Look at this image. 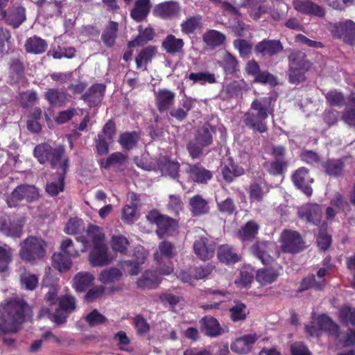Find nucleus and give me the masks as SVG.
<instances>
[{"instance_id": "nucleus-1", "label": "nucleus", "mask_w": 355, "mask_h": 355, "mask_svg": "<svg viewBox=\"0 0 355 355\" xmlns=\"http://www.w3.org/2000/svg\"><path fill=\"white\" fill-rule=\"evenodd\" d=\"M28 309L22 300H12L2 305L0 309L2 322L0 332L3 334L16 333L18 325L24 321V313Z\"/></svg>"}, {"instance_id": "nucleus-2", "label": "nucleus", "mask_w": 355, "mask_h": 355, "mask_svg": "<svg viewBox=\"0 0 355 355\" xmlns=\"http://www.w3.org/2000/svg\"><path fill=\"white\" fill-rule=\"evenodd\" d=\"M270 98H256L251 104V110L255 112H248L244 115V123L254 130L264 132L267 127L263 121L272 112L270 107Z\"/></svg>"}, {"instance_id": "nucleus-3", "label": "nucleus", "mask_w": 355, "mask_h": 355, "mask_svg": "<svg viewBox=\"0 0 355 355\" xmlns=\"http://www.w3.org/2000/svg\"><path fill=\"white\" fill-rule=\"evenodd\" d=\"M19 255L26 262L33 263L46 254L47 244L40 237L28 236L21 242Z\"/></svg>"}, {"instance_id": "nucleus-4", "label": "nucleus", "mask_w": 355, "mask_h": 355, "mask_svg": "<svg viewBox=\"0 0 355 355\" xmlns=\"http://www.w3.org/2000/svg\"><path fill=\"white\" fill-rule=\"evenodd\" d=\"M176 254L174 245L168 241H163L158 245L154 252V259L157 262V272L162 275H170L173 271V265L171 262Z\"/></svg>"}, {"instance_id": "nucleus-5", "label": "nucleus", "mask_w": 355, "mask_h": 355, "mask_svg": "<svg viewBox=\"0 0 355 355\" xmlns=\"http://www.w3.org/2000/svg\"><path fill=\"white\" fill-rule=\"evenodd\" d=\"M214 132V128L209 124H205L197 130L193 139L187 144V150L193 159L200 157L202 155L203 148L212 144Z\"/></svg>"}, {"instance_id": "nucleus-6", "label": "nucleus", "mask_w": 355, "mask_h": 355, "mask_svg": "<svg viewBox=\"0 0 355 355\" xmlns=\"http://www.w3.org/2000/svg\"><path fill=\"white\" fill-rule=\"evenodd\" d=\"M64 153L63 146L53 148L48 144H39L34 149V156L40 164L49 162L52 167L58 168H61L62 162L68 160L64 157Z\"/></svg>"}, {"instance_id": "nucleus-7", "label": "nucleus", "mask_w": 355, "mask_h": 355, "mask_svg": "<svg viewBox=\"0 0 355 355\" xmlns=\"http://www.w3.org/2000/svg\"><path fill=\"white\" fill-rule=\"evenodd\" d=\"M146 219L157 226L155 231L159 238L169 236L175 230L177 223L175 220L167 216L161 214L157 210H152L146 215Z\"/></svg>"}, {"instance_id": "nucleus-8", "label": "nucleus", "mask_w": 355, "mask_h": 355, "mask_svg": "<svg viewBox=\"0 0 355 355\" xmlns=\"http://www.w3.org/2000/svg\"><path fill=\"white\" fill-rule=\"evenodd\" d=\"M37 189L33 185L22 184L17 187L6 198L10 207H15L22 200L31 202L39 198Z\"/></svg>"}, {"instance_id": "nucleus-9", "label": "nucleus", "mask_w": 355, "mask_h": 355, "mask_svg": "<svg viewBox=\"0 0 355 355\" xmlns=\"http://www.w3.org/2000/svg\"><path fill=\"white\" fill-rule=\"evenodd\" d=\"M282 250L284 252L295 254L305 248L300 234L293 230H284L281 235Z\"/></svg>"}, {"instance_id": "nucleus-10", "label": "nucleus", "mask_w": 355, "mask_h": 355, "mask_svg": "<svg viewBox=\"0 0 355 355\" xmlns=\"http://www.w3.org/2000/svg\"><path fill=\"white\" fill-rule=\"evenodd\" d=\"M25 223L24 218H13L9 216L0 217V231L6 236L20 237L22 234Z\"/></svg>"}, {"instance_id": "nucleus-11", "label": "nucleus", "mask_w": 355, "mask_h": 355, "mask_svg": "<svg viewBox=\"0 0 355 355\" xmlns=\"http://www.w3.org/2000/svg\"><path fill=\"white\" fill-rule=\"evenodd\" d=\"M292 180L295 185L307 196H311L313 190L310 184L313 180L310 177L307 168L301 167L296 170L292 175Z\"/></svg>"}, {"instance_id": "nucleus-12", "label": "nucleus", "mask_w": 355, "mask_h": 355, "mask_svg": "<svg viewBox=\"0 0 355 355\" xmlns=\"http://www.w3.org/2000/svg\"><path fill=\"white\" fill-rule=\"evenodd\" d=\"M112 260L113 257L108 253L107 248L105 244L94 246L89 256L90 264L94 267L107 265Z\"/></svg>"}, {"instance_id": "nucleus-13", "label": "nucleus", "mask_w": 355, "mask_h": 355, "mask_svg": "<svg viewBox=\"0 0 355 355\" xmlns=\"http://www.w3.org/2000/svg\"><path fill=\"white\" fill-rule=\"evenodd\" d=\"M181 8L177 1H165L155 6L153 13L164 19H171L179 15Z\"/></svg>"}, {"instance_id": "nucleus-14", "label": "nucleus", "mask_w": 355, "mask_h": 355, "mask_svg": "<svg viewBox=\"0 0 355 355\" xmlns=\"http://www.w3.org/2000/svg\"><path fill=\"white\" fill-rule=\"evenodd\" d=\"M105 235L101 227L96 225H89L87 230V236L81 235L77 236L76 240L84 245L82 250L84 252L86 250V245L91 241L93 245H103L104 243Z\"/></svg>"}, {"instance_id": "nucleus-15", "label": "nucleus", "mask_w": 355, "mask_h": 355, "mask_svg": "<svg viewBox=\"0 0 355 355\" xmlns=\"http://www.w3.org/2000/svg\"><path fill=\"white\" fill-rule=\"evenodd\" d=\"M193 250L196 256L202 261L210 259L215 252V245L206 237H200L193 244Z\"/></svg>"}, {"instance_id": "nucleus-16", "label": "nucleus", "mask_w": 355, "mask_h": 355, "mask_svg": "<svg viewBox=\"0 0 355 355\" xmlns=\"http://www.w3.org/2000/svg\"><path fill=\"white\" fill-rule=\"evenodd\" d=\"M295 10L304 15L324 17V10L319 5L309 0H294L293 2Z\"/></svg>"}, {"instance_id": "nucleus-17", "label": "nucleus", "mask_w": 355, "mask_h": 355, "mask_svg": "<svg viewBox=\"0 0 355 355\" xmlns=\"http://www.w3.org/2000/svg\"><path fill=\"white\" fill-rule=\"evenodd\" d=\"M248 89L249 86L244 80H235L223 87L220 92V96L223 99L241 98L243 93Z\"/></svg>"}, {"instance_id": "nucleus-18", "label": "nucleus", "mask_w": 355, "mask_h": 355, "mask_svg": "<svg viewBox=\"0 0 355 355\" xmlns=\"http://www.w3.org/2000/svg\"><path fill=\"white\" fill-rule=\"evenodd\" d=\"M258 339L256 334H247L236 338L230 345L231 350L238 354H245L252 349V345Z\"/></svg>"}, {"instance_id": "nucleus-19", "label": "nucleus", "mask_w": 355, "mask_h": 355, "mask_svg": "<svg viewBox=\"0 0 355 355\" xmlns=\"http://www.w3.org/2000/svg\"><path fill=\"white\" fill-rule=\"evenodd\" d=\"M298 216L309 223L318 225L322 218V210L316 204H306L299 209Z\"/></svg>"}, {"instance_id": "nucleus-20", "label": "nucleus", "mask_w": 355, "mask_h": 355, "mask_svg": "<svg viewBox=\"0 0 355 355\" xmlns=\"http://www.w3.org/2000/svg\"><path fill=\"white\" fill-rule=\"evenodd\" d=\"M283 49V46L279 40H264L257 44L254 51L257 54H261L263 56H272Z\"/></svg>"}, {"instance_id": "nucleus-21", "label": "nucleus", "mask_w": 355, "mask_h": 355, "mask_svg": "<svg viewBox=\"0 0 355 355\" xmlns=\"http://www.w3.org/2000/svg\"><path fill=\"white\" fill-rule=\"evenodd\" d=\"M69 160H65L62 164L61 168H58L56 181H52L46 186V191L51 196H56L64 188V179L68 168Z\"/></svg>"}, {"instance_id": "nucleus-22", "label": "nucleus", "mask_w": 355, "mask_h": 355, "mask_svg": "<svg viewBox=\"0 0 355 355\" xmlns=\"http://www.w3.org/2000/svg\"><path fill=\"white\" fill-rule=\"evenodd\" d=\"M146 256L144 250H138L135 254V258L132 260L120 261L119 266L125 272L131 275H137L139 272V266L144 263Z\"/></svg>"}, {"instance_id": "nucleus-23", "label": "nucleus", "mask_w": 355, "mask_h": 355, "mask_svg": "<svg viewBox=\"0 0 355 355\" xmlns=\"http://www.w3.org/2000/svg\"><path fill=\"white\" fill-rule=\"evenodd\" d=\"M175 94L174 92L163 89L155 94V101L157 109L162 112L169 109L173 105Z\"/></svg>"}, {"instance_id": "nucleus-24", "label": "nucleus", "mask_w": 355, "mask_h": 355, "mask_svg": "<svg viewBox=\"0 0 355 355\" xmlns=\"http://www.w3.org/2000/svg\"><path fill=\"white\" fill-rule=\"evenodd\" d=\"M201 330L209 337H216L220 335L223 330L218 320L211 316H205L200 321Z\"/></svg>"}, {"instance_id": "nucleus-25", "label": "nucleus", "mask_w": 355, "mask_h": 355, "mask_svg": "<svg viewBox=\"0 0 355 355\" xmlns=\"http://www.w3.org/2000/svg\"><path fill=\"white\" fill-rule=\"evenodd\" d=\"M272 246V243L262 241L257 242L252 246V252L263 264H268L272 261V257L269 254V250Z\"/></svg>"}, {"instance_id": "nucleus-26", "label": "nucleus", "mask_w": 355, "mask_h": 355, "mask_svg": "<svg viewBox=\"0 0 355 355\" xmlns=\"http://www.w3.org/2000/svg\"><path fill=\"white\" fill-rule=\"evenodd\" d=\"M187 172L190 178L198 183H207L212 178L211 171L200 164L189 165Z\"/></svg>"}, {"instance_id": "nucleus-27", "label": "nucleus", "mask_w": 355, "mask_h": 355, "mask_svg": "<svg viewBox=\"0 0 355 355\" xmlns=\"http://www.w3.org/2000/svg\"><path fill=\"white\" fill-rule=\"evenodd\" d=\"M338 29L340 37H343L345 42L350 44L355 42V22L350 19L340 21L338 24Z\"/></svg>"}, {"instance_id": "nucleus-28", "label": "nucleus", "mask_w": 355, "mask_h": 355, "mask_svg": "<svg viewBox=\"0 0 355 355\" xmlns=\"http://www.w3.org/2000/svg\"><path fill=\"white\" fill-rule=\"evenodd\" d=\"M105 90V87L104 85L96 84L92 86L89 91L83 96V98L87 101L90 106H94L101 102Z\"/></svg>"}, {"instance_id": "nucleus-29", "label": "nucleus", "mask_w": 355, "mask_h": 355, "mask_svg": "<svg viewBox=\"0 0 355 355\" xmlns=\"http://www.w3.org/2000/svg\"><path fill=\"white\" fill-rule=\"evenodd\" d=\"M45 98L49 104L55 107H61L67 101V93L61 89L51 88L44 93Z\"/></svg>"}, {"instance_id": "nucleus-30", "label": "nucleus", "mask_w": 355, "mask_h": 355, "mask_svg": "<svg viewBox=\"0 0 355 355\" xmlns=\"http://www.w3.org/2000/svg\"><path fill=\"white\" fill-rule=\"evenodd\" d=\"M6 21L14 28H18L26 20V10L22 6L11 8L6 17Z\"/></svg>"}, {"instance_id": "nucleus-31", "label": "nucleus", "mask_w": 355, "mask_h": 355, "mask_svg": "<svg viewBox=\"0 0 355 355\" xmlns=\"http://www.w3.org/2000/svg\"><path fill=\"white\" fill-rule=\"evenodd\" d=\"M184 42L183 40L176 38L173 35H168L163 40L162 46L166 53L176 54L182 51Z\"/></svg>"}, {"instance_id": "nucleus-32", "label": "nucleus", "mask_w": 355, "mask_h": 355, "mask_svg": "<svg viewBox=\"0 0 355 355\" xmlns=\"http://www.w3.org/2000/svg\"><path fill=\"white\" fill-rule=\"evenodd\" d=\"M244 173V169L236 165L232 159H228L227 162L221 169L223 179L231 182L235 177H239Z\"/></svg>"}, {"instance_id": "nucleus-33", "label": "nucleus", "mask_w": 355, "mask_h": 355, "mask_svg": "<svg viewBox=\"0 0 355 355\" xmlns=\"http://www.w3.org/2000/svg\"><path fill=\"white\" fill-rule=\"evenodd\" d=\"M218 257L225 263H232L239 261L238 253L229 245H222L218 248Z\"/></svg>"}, {"instance_id": "nucleus-34", "label": "nucleus", "mask_w": 355, "mask_h": 355, "mask_svg": "<svg viewBox=\"0 0 355 355\" xmlns=\"http://www.w3.org/2000/svg\"><path fill=\"white\" fill-rule=\"evenodd\" d=\"M24 46L28 53L41 54L46 51L47 43L41 37L33 36L26 41Z\"/></svg>"}, {"instance_id": "nucleus-35", "label": "nucleus", "mask_w": 355, "mask_h": 355, "mask_svg": "<svg viewBox=\"0 0 355 355\" xmlns=\"http://www.w3.org/2000/svg\"><path fill=\"white\" fill-rule=\"evenodd\" d=\"M120 268H121L120 266ZM124 271L121 268L112 267L108 269L103 270L99 275V281L104 284H109L119 282Z\"/></svg>"}, {"instance_id": "nucleus-36", "label": "nucleus", "mask_w": 355, "mask_h": 355, "mask_svg": "<svg viewBox=\"0 0 355 355\" xmlns=\"http://www.w3.org/2000/svg\"><path fill=\"white\" fill-rule=\"evenodd\" d=\"M150 0H137L131 11V17L137 21L144 20L150 11Z\"/></svg>"}, {"instance_id": "nucleus-37", "label": "nucleus", "mask_w": 355, "mask_h": 355, "mask_svg": "<svg viewBox=\"0 0 355 355\" xmlns=\"http://www.w3.org/2000/svg\"><path fill=\"white\" fill-rule=\"evenodd\" d=\"M189 205L194 216L207 214L209 211L207 201L200 195L191 198L189 200Z\"/></svg>"}, {"instance_id": "nucleus-38", "label": "nucleus", "mask_w": 355, "mask_h": 355, "mask_svg": "<svg viewBox=\"0 0 355 355\" xmlns=\"http://www.w3.org/2000/svg\"><path fill=\"white\" fill-rule=\"evenodd\" d=\"M94 279V275L88 272H80L73 278V285L78 292L85 291L92 285Z\"/></svg>"}, {"instance_id": "nucleus-39", "label": "nucleus", "mask_w": 355, "mask_h": 355, "mask_svg": "<svg viewBox=\"0 0 355 355\" xmlns=\"http://www.w3.org/2000/svg\"><path fill=\"white\" fill-rule=\"evenodd\" d=\"M161 280L157 275L153 271H146L137 280V285L141 288H155Z\"/></svg>"}, {"instance_id": "nucleus-40", "label": "nucleus", "mask_w": 355, "mask_h": 355, "mask_svg": "<svg viewBox=\"0 0 355 355\" xmlns=\"http://www.w3.org/2000/svg\"><path fill=\"white\" fill-rule=\"evenodd\" d=\"M225 38L226 37L224 34L215 30H209L202 36L204 42L211 49L223 44L225 41Z\"/></svg>"}, {"instance_id": "nucleus-41", "label": "nucleus", "mask_w": 355, "mask_h": 355, "mask_svg": "<svg viewBox=\"0 0 355 355\" xmlns=\"http://www.w3.org/2000/svg\"><path fill=\"white\" fill-rule=\"evenodd\" d=\"M193 101L191 98H184L182 101L181 105L178 107H174L170 111V115L178 121L184 120L188 112L193 108Z\"/></svg>"}, {"instance_id": "nucleus-42", "label": "nucleus", "mask_w": 355, "mask_h": 355, "mask_svg": "<svg viewBox=\"0 0 355 355\" xmlns=\"http://www.w3.org/2000/svg\"><path fill=\"white\" fill-rule=\"evenodd\" d=\"M70 257L61 252L54 253L52 256V266L60 272H65L71 267Z\"/></svg>"}, {"instance_id": "nucleus-43", "label": "nucleus", "mask_w": 355, "mask_h": 355, "mask_svg": "<svg viewBox=\"0 0 355 355\" xmlns=\"http://www.w3.org/2000/svg\"><path fill=\"white\" fill-rule=\"evenodd\" d=\"M118 24L114 21H110L105 28L101 35V40L103 44L107 47H112L117 36Z\"/></svg>"}, {"instance_id": "nucleus-44", "label": "nucleus", "mask_w": 355, "mask_h": 355, "mask_svg": "<svg viewBox=\"0 0 355 355\" xmlns=\"http://www.w3.org/2000/svg\"><path fill=\"white\" fill-rule=\"evenodd\" d=\"M322 167L329 175L338 177L343 172L344 164L340 159H329L322 164Z\"/></svg>"}, {"instance_id": "nucleus-45", "label": "nucleus", "mask_w": 355, "mask_h": 355, "mask_svg": "<svg viewBox=\"0 0 355 355\" xmlns=\"http://www.w3.org/2000/svg\"><path fill=\"white\" fill-rule=\"evenodd\" d=\"M279 275L277 270L260 269L257 271L256 279L261 285H266L274 282Z\"/></svg>"}, {"instance_id": "nucleus-46", "label": "nucleus", "mask_w": 355, "mask_h": 355, "mask_svg": "<svg viewBox=\"0 0 355 355\" xmlns=\"http://www.w3.org/2000/svg\"><path fill=\"white\" fill-rule=\"evenodd\" d=\"M291 69L306 71L309 67V62L300 53H292L288 57Z\"/></svg>"}, {"instance_id": "nucleus-47", "label": "nucleus", "mask_w": 355, "mask_h": 355, "mask_svg": "<svg viewBox=\"0 0 355 355\" xmlns=\"http://www.w3.org/2000/svg\"><path fill=\"white\" fill-rule=\"evenodd\" d=\"M259 230L258 225L252 221H248L239 232V238L243 241H250L254 238Z\"/></svg>"}, {"instance_id": "nucleus-48", "label": "nucleus", "mask_w": 355, "mask_h": 355, "mask_svg": "<svg viewBox=\"0 0 355 355\" xmlns=\"http://www.w3.org/2000/svg\"><path fill=\"white\" fill-rule=\"evenodd\" d=\"M85 229L83 220L73 218L69 220L64 227V232L67 234L78 235L84 232Z\"/></svg>"}, {"instance_id": "nucleus-49", "label": "nucleus", "mask_w": 355, "mask_h": 355, "mask_svg": "<svg viewBox=\"0 0 355 355\" xmlns=\"http://www.w3.org/2000/svg\"><path fill=\"white\" fill-rule=\"evenodd\" d=\"M13 250L8 246L0 245V273L6 271L12 261Z\"/></svg>"}, {"instance_id": "nucleus-50", "label": "nucleus", "mask_w": 355, "mask_h": 355, "mask_svg": "<svg viewBox=\"0 0 355 355\" xmlns=\"http://www.w3.org/2000/svg\"><path fill=\"white\" fill-rule=\"evenodd\" d=\"M230 318L234 322L244 320L249 314V310L243 303H236L230 309Z\"/></svg>"}, {"instance_id": "nucleus-51", "label": "nucleus", "mask_w": 355, "mask_h": 355, "mask_svg": "<svg viewBox=\"0 0 355 355\" xmlns=\"http://www.w3.org/2000/svg\"><path fill=\"white\" fill-rule=\"evenodd\" d=\"M318 324L320 329L327 331L336 337L338 336V327L327 315H320L318 318Z\"/></svg>"}, {"instance_id": "nucleus-52", "label": "nucleus", "mask_w": 355, "mask_h": 355, "mask_svg": "<svg viewBox=\"0 0 355 355\" xmlns=\"http://www.w3.org/2000/svg\"><path fill=\"white\" fill-rule=\"evenodd\" d=\"M188 78L193 81V83H199L200 85H205V83L212 84L216 81L215 75L207 71L191 73Z\"/></svg>"}, {"instance_id": "nucleus-53", "label": "nucleus", "mask_w": 355, "mask_h": 355, "mask_svg": "<svg viewBox=\"0 0 355 355\" xmlns=\"http://www.w3.org/2000/svg\"><path fill=\"white\" fill-rule=\"evenodd\" d=\"M128 160V157L121 152H116L111 154L105 162H102L101 165L107 168L112 166H121L124 165Z\"/></svg>"}, {"instance_id": "nucleus-54", "label": "nucleus", "mask_w": 355, "mask_h": 355, "mask_svg": "<svg viewBox=\"0 0 355 355\" xmlns=\"http://www.w3.org/2000/svg\"><path fill=\"white\" fill-rule=\"evenodd\" d=\"M139 139V135L137 132H125L121 135L119 142L123 148L130 150L133 148Z\"/></svg>"}, {"instance_id": "nucleus-55", "label": "nucleus", "mask_w": 355, "mask_h": 355, "mask_svg": "<svg viewBox=\"0 0 355 355\" xmlns=\"http://www.w3.org/2000/svg\"><path fill=\"white\" fill-rule=\"evenodd\" d=\"M139 35L135 40L129 42V46L135 47L143 45L153 38L154 33L152 28H147L142 31L141 27L139 26Z\"/></svg>"}, {"instance_id": "nucleus-56", "label": "nucleus", "mask_w": 355, "mask_h": 355, "mask_svg": "<svg viewBox=\"0 0 355 355\" xmlns=\"http://www.w3.org/2000/svg\"><path fill=\"white\" fill-rule=\"evenodd\" d=\"M249 198L251 202H261L267 193L262 187L257 182L252 183L249 187Z\"/></svg>"}, {"instance_id": "nucleus-57", "label": "nucleus", "mask_w": 355, "mask_h": 355, "mask_svg": "<svg viewBox=\"0 0 355 355\" xmlns=\"http://www.w3.org/2000/svg\"><path fill=\"white\" fill-rule=\"evenodd\" d=\"M200 22L201 17L199 15L189 17L181 24V31L186 34L192 33L198 28Z\"/></svg>"}, {"instance_id": "nucleus-58", "label": "nucleus", "mask_w": 355, "mask_h": 355, "mask_svg": "<svg viewBox=\"0 0 355 355\" xmlns=\"http://www.w3.org/2000/svg\"><path fill=\"white\" fill-rule=\"evenodd\" d=\"M325 282L324 279L317 281L314 275L308 276L301 282L300 291L313 288L315 290H321L324 288Z\"/></svg>"}, {"instance_id": "nucleus-59", "label": "nucleus", "mask_w": 355, "mask_h": 355, "mask_svg": "<svg viewBox=\"0 0 355 355\" xmlns=\"http://www.w3.org/2000/svg\"><path fill=\"white\" fill-rule=\"evenodd\" d=\"M223 67L227 73L232 74L238 70V62L235 57L226 52L223 58Z\"/></svg>"}, {"instance_id": "nucleus-60", "label": "nucleus", "mask_w": 355, "mask_h": 355, "mask_svg": "<svg viewBox=\"0 0 355 355\" xmlns=\"http://www.w3.org/2000/svg\"><path fill=\"white\" fill-rule=\"evenodd\" d=\"M234 46L239 51L240 56L244 58H247L250 56L252 49V44L250 42L243 39L234 40Z\"/></svg>"}, {"instance_id": "nucleus-61", "label": "nucleus", "mask_w": 355, "mask_h": 355, "mask_svg": "<svg viewBox=\"0 0 355 355\" xmlns=\"http://www.w3.org/2000/svg\"><path fill=\"white\" fill-rule=\"evenodd\" d=\"M154 53L155 49L152 46H148L144 49L135 58L137 67L139 68L143 64L150 62Z\"/></svg>"}, {"instance_id": "nucleus-62", "label": "nucleus", "mask_w": 355, "mask_h": 355, "mask_svg": "<svg viewBox=\"0 0 355 355\" xmlns=\"http://www.w3.org/2000/svg\"><path fill=\"white\" fill-rule=\"evenodd\" d=\"M85 320L90 327H94L103 324L106 322V318L98 312L97 309H94L85 316Z\"/></svg>"}, {"instance_id": "nucleus-63", "label": "nucleus", "mask_w": 355, "mask_h": 355, "mask_svg": "<svg viewBox=\"0 0 355 355\" xmlns=\"http://www.w3.org/2000/svg\"><path fill=\"white\" fill-rule=\"evenodd\" d=\"M129 245L127 239L121 235L113 236L112 239V247L114 251L125 253Z\"/></svg>"}, {"instance_id": "nucleus-64", "label": "nucleus", "mask_w": 355, "mask_h": 355, "mask_svg": "<svg viewBox=\"0 0 355 355\" xmlns=\"http://www.w3.org/2000/svg\"><path fill=\"white\" fill-rule=\"evenodd\" d=\"M343 121L350 126H355V98L347 106L343 115Z\"/></svg>"}]
</instances>
